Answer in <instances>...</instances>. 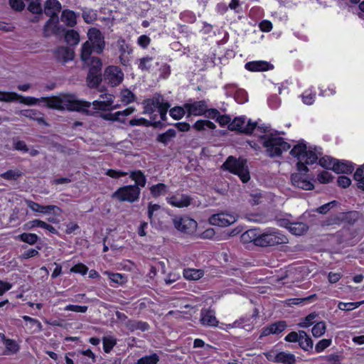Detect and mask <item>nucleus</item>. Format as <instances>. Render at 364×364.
Returning a JSON list of instances; mask_svg holds the SVG:
<instances>
[{"mask_svg": "<svg viewBox=\"0 0 364 364\" xmlns=\"http://www.w3.org/2000/svg\"><path fill=\"white\" fill-rule=\"evenodd\" d=\"M245 68L250 71H266L273 68V65L266 61H252L245 64Z\"/></svg>", "mask_w": 364, "mask_h": 364, "instance_id": "obj_20", "label": "nucleus"}, {"mask_svg": "<svg viewBox=\"0 0 364 364\" xmlns=\"http://www.w3.org/2000/svg\"><path fill=\"white\" fill-rule=\"evenodd\" d=\"M104 78L108 84L115 87L122 82L124 73L119 67L109 65L105 70Z\"/></svg>", "mask_w": 364, "mask_h": 364, "instance_id": "obj_9", "label": "nucleus"}, {"mask_svg": "<svg viewBox=\"0 0 364 364\" xmlns=\"http://www.w3.org/2000/svg\"><path fill=\"white\" fill-rule=\"evenodd\" d=\"M109 279L114 283L122 284L127 282L126 277L119 273H109Z\"/></svg>", "mask_w": 364, "mask_h": 364, "instance_id": "obj_55", "label": "nucleus"}, {"mask_svg": "<svg viewBox=\"0 0 364 364\" xmlns=\"http://www.w3.org/2000/svg\"><path fill=\"white\" fill-rule=\"evenodd\" d=\"M65 40L70 46H75L80 41L79 33L74 30H69L65 33Z\"/></svg>", "mask_w": 364, "mask_h": 364, "instance_id": "obj_37", "label": "nucleus"}, {"mask_svg": "<svg viewBox=\"0 0 364 364\" xmlns=\"http://www.w3.org/2000/svg\"><path fill=\"white\" fill-rule=\"evenodd\" d=\"M207 107V104L205 100L196 101L193 103H186L184 105V108L187 109L188 114L193 115L204 114Z\"/></svg>", "mask_w": 364, "mask_h": 364, "instance_id": "obj_15", "label": "nucleus"}, {"mask_svg": "<svg viewBox=\"0 0 364 364\" xmlns=\"http://www.w3.org/2000/svg\"><path fill=\"white\" fill-rule=\"evenodd\" d=\"M159 360V356L156 354H151L141 358L138 360L137 364H157Z\"/></svg>", "mask_w": 364, "mask_h": 364, "instance_id": "obj_44", "label": "nucleus"}, {"mask_svg": "<svg viewBox=\"0 0 364 364\" xmlns=\"http://www.w3.org/2000/svg\"><path fill=\"white\" fill-rule=\"evenodd\" d=\"M26 203L28 207L34 212L47 214L53 211L55 215H60L62 213V210L56 205H42L30 200H26Z\"/></svg>", "mask_w": 364, "mask_h": 364, "instance_id": "obj_13", "label": "nucleus"}, {"mask_svg": "<svg viewBox=\"0 0 364 364\" xmlns=\"http://www.w3.org/2000/svg\"><path fill=\"white\" fill-rule=\"evenodd\" d=\"M94 51L91 43L89 41H87L82 45L80 58L85 63H88V61L91 59V54Z\"/></svg>", "mask_w": 364, "mask_h": 364, "instance_id": "obj_27", "label": "nucleus"}, {"mask_svg": "<svg viewBox=\"0 0 364 364\" xmlns=\"http://www.w3.org/2000/svg\"><path fill=\"white\" fill-rule=\"evenodd\" d=\"M298 343L304 350L308 351L313 348V341L304 331H300V338Z\"/></svg>", "mask_w": 364, "mask_h": 364, "instance_id": "obj_29", "label": "nucleus"}, {"mask_svg": "<svg viewBox=\"0 0 364 364\" xmlns=\"http://www.w3.org/2000/svg\"><path fill=\"white\" fill-rule=\"evenodd\" d=\"M26 326L33 328V332L40 331L42 326L38 320H26Z\"/></svg>", "mask_w": 364, "mask_h": 364, "instance_id": "obj_61", "label": "nucleus"}, {"mask_svg": "<svg viewBox=\"0 0 364 364\" xmlns=\"http://www.w3.org/2000/svg\"><path fill=\"white\" fill-rule=\"evenodd\" d=\"M309 230V226L304 223H291L289 227V232L295 235H301Z\"/></svg>", "mask_w": 364, "mask_h": 364, "instance_id": "obj_28", "label": "nucleus"}, {"mask_svg": "<svg viewBox=\"0 0 364 364\" xmlns=\"http://www.w3.org/2000/svg\"><path fill=\"white\" fill-rule=\"evenodd\" d=\"M106 175L113 178H118L127 176V173L122 171L108 169L106 172Z\"/></svg>", "mask_w": 364, "mask_h": 364, "instance_id": "obj_64", "label": "nucleus"}, {"mask_svg": "<svg viewBox=\"0 0 364 364\" xmlns=\"http://www.w3.org/2000/svg\"><path fill=\"white\" fill-rule=\"evenodd\" d=\"M0 338L9 353H16L19 350L18 343L14 340L6 338L4 333H0Z\"/></svg>", "mask_w": 364, "mask_h": 364, "instance_id": "obj_30", "label": "nucleus"}, {"mask_svg": "<svg viewBox=\"0 0 364 364\" xmlns=\"http://www.w3.org/2000/svg\"><path fill=\"white\" fill-rule=\"evenodd\" d=\"M130 126H137V125H144L146 127L153 125L154 127H156L158 124H160V122H154V124H151V122L148 121L147 119L144 118H140V119H132L129 122Z\"/></svg>", "mask_w": 364, "mask_h": 364, "instance_id": "obj_43", "label": "nucleus"}, {"mask_svg": "<svg viewBox=\"0 0 364 364\" xmlns=\"http://www.w3.org/2000/svg\"><path fill=\"white\" fill-rule=\"evenodd\" d=\"M203 274V271L201 269H188L183 271V277L188 280H198L200 279Z\"/></svg>", "mask_w": 364, "mask_h": 364, "instance_id": "obj_35", "label": "nucleus"}, {"mask_svg": "<svg viewBox=\"0 0 364 364\" xmlns=\"http://www.w3.org/2000/svg\"><path fill=\"white\" fill-rule=\"evenodd\" d=\"M261 139L267 155L271 158L279 156L284 151H287L291 148V145L282 137L272 134L264 135L261 136Z\"/></svg>", "mask_w": 364, "mask_h": 364, "instance_id": "obj_4", "label": "nucleus"}, {"mask_svg": "<svg viewBox=\"0 0 364 364\" xmlns=\"http://www.w3.org/2000/svg\"><path fill=\"white\" fill-rule=\"evenodd\" d=\"M87 64L90 65L89 72L92 73H102V63L100 58L92 57Z\"/></svg>", "mask_w": 364, "mask_h": 364, "instance_id": "obj_36", "label": "nucleus"}, {"mask_svg": "<svg viewBox=\"0 0 364 364\" xmlns=\"http://www.w3.org/2000/svg\"><path fill=\"white\" fill-rule=\"evenodd\" d=\"M222 168L237 175L243 183H247L250 178L245 159H237L230 156L222 165Z\"/></svg>", "mask_w": 364, "mask_h": 364, "instance_id": "obj_5", "label": "nucleus"}, {"mask_svg": "<svg viewBox=\"0 0 364 364\" xmlns=\"http://www.w3.org/2000/svg\"><path fill=\"white\" fill-rule=\"evenodd\" d=\"M353 177L358 182V187L364 191V164L357 168Z\"/></svg>", "mask_w": 364, "mask_h": 364, "instance_id": "obj_41", "label": "nucleus"}, {"mask_svg": "<svg viewBox=\"0 0 364 364\" xmlns=\"http://www.w3.org/2000/svg\"><path fill=\"white\" fill-rule=\"evenodd\" d=\"M11 7L15 11H21L25 7L23 0H9Z\"/></svg>", "mask_w": 364, "mask_h": 364, "instance_id": "obj_63", "label": "nucleus"}, {"mask_svg": "<svg viewBox=\"0 0 364 364\" xmlns=\"http://www.w3.org/2000/svg\"><path fill=\"white\" fill-rule=\"evenodd\" d=\"M343 213H338L336 214H332L326 219L322 220L321 222V225L322 227L325 226H331V225H339L342 221L343 220Z\"/></svg>", "mask_w": 364, "mask_h": 364, "instance_id": "obj_21", "label": "nucleus"}, {"mask_svg": "<svg viewBox=\"0 0 364 364\" xmlns=\"http://www.w3.org/2000/svg\"><path fill=\"white\" fill-rule=\"evenodd\" d=\"M168 202L171 205L177 208L188 207L191 204V198L186 195L173 196L168 198Z\"/></svg>", "mask_w": 364, "mask_h": 364, "instance_id": "obj_19", "label": "nucleus"}, {"mask_svg": "<svg viewBox=\"0 0 364 364\" xmlns=\"http://www.w3.org/2000/svg\"><path fill=\"white\" fill-rule=\"evenodd\" d=\"M20 102L33 105L37 102H44L46 107L58 109V110H70L82 112L87 115H92L93 112L87 109L90 107V103L87 101L78 100L75 99L74 96L65 94H61L58 96H53L51 97H41L37 99L33 97H21L19 96Z\"/></svg>", "mask_w": 364, "mask_h": 364, "instance_id": "obj_1", "label": "nucleus"}, {"mask_svg": "<svg viewBox=\"0 0 364 364\" xmlns=\"http://www.w3.org/2000/svg\"><path fill=\"white\" fill-rule=\"evenodd\" d=\"M208 221L212 225L227 227L233 224L236 221V218L230 214L221 212L212 215L209 218Z\"/></svg>", "mask_w": 364, "mask_h": 364, "instance_id": "obj_12", "label": "nucleus"}, {"mask_svg": "<svg viewBox=\"0 0 364 364\" xmlns=\"http://www.w3.org/2000/svg\"><path fill=\"white\" fill-rule=\"evenodd\" d=\"M176 130L173 129H169L166 132L159 134L156 136V141L157 142L163 144L164 146H166L171 141L172 139L176 137Z\"/></svg>", "mask_w": 364, "mask_h": 364, "instance_id": "obj_24", "label": "nucleus"}, {"mask_svg": "<svg viewBox=\"0 0 364 364\" xmlns=\"http://www.w3.org/2000/svg\"><path fill=\"white\" fill-rule=\"evenodd\" d=\"M45 226V222L38 219L31 220L23 225V230H33L35 228H43Z\"/></svg>", "mask_w": 364, "mask_h": 364, "instance_id": "obj_48", "label": "nucleus"}, {"mask_svg": "<svg viewBox=\"0 0 364 364\" xmlns=\"http://www.w3.org/2000/svg\"><path fill=\"white\" fill-rule=\"evenodd\" d=\"M117 46L121 55H124L126 53L130 54L132 53V48L125 42V40L120 38L117 42Z\"/></svg>", "mask_w": 364, "mask_h": 364, "instance_id": "obj_47", "label": "nucleus"}, {"mask_svg": "<svg viewBox=\"0 0 364 364\" xmlns=\"http://www.w3.org/2000/svg\"><path fill=\"white\" fill-rule=\"evenodd\" d=\"M102 343L104 351L109 353L117 344V339L111 336H104L102 338Z\"/></svg>", "mask_w": 364, "mask_h": 364, "instance_id": "obj_39", "label": "nucleus"}, {"mask_svg": "<svg viewBox=\"0 0 364 364\" xmlns=\"http://www.w3.org/2000/svg\"><path fill=\"white\" fill-rule=\"evenodd\" d=\"M287 327L286 322L284 321H279L278 322L272 323L271 326L264 328L261 333L262 336H267L270 334H278L282 332Z\"/></svg>", "mask_w": 364, "mask_h": 364, "instance_id": "obj_18", "label": "nucleus"}, {"mask_svg": "<svg viewBox=\"0 0 364 364\" xmlns=\"http://www.w3.org/2000/svg\"><path fill=\"white\" fill-rule=\"evenodd\" d=\"M100 117L105 119V120H107V121H117V122H120L122 123H124V119H122L120 118V116H119V114L118 112L112 114V113H105V114H102L100 115Z\"/></svg>", "mask_w": 364, "mask_h": 364, "instance_id": "obj_53", "label": "nucleus"}, {"mask_svg": "<svg viewBox=\"0 0 364 364\" xmlns=\"http://www.w3.org/2000/svg\"><path fill=\"white\" fill-rule=\"evenodd\" d=\"M337 203L338 202L336 200H332L316 208L315 210H312V211L324 215L326 214L332 208L336 206Z\"/></svg>", "mask_w": 364, "mask_h": 364, "instance_id": "obj_45", "label": "nucleus"}, {"mask_svg": "<svg viewBox=\"0 0 364 364\" xmlns=\"http://www.w3.org/2000/svg\"><path fill=\"white\" fill-rule=\"evenodd\" d=\"M22 176V172L19 170H9L1 174V177L5 180H17Z\"/></svg>", "mask_w": 364, "mask_h": 364, "instance_id": "obj_42", "label": "nucleus"}, {"mask_svg": "<svg viewBox=\"0 0 364 364\" xmlns=\"http://www.w3.org/2000/svg\"><path fill=\"white\" fill-rule=\"evenodd\" d=\"M102 80V73H92L90 72H88L87 77V85L90 87L94 88V87H97Z\"/></svg>", "mask_w": 364, "mask_h": 364, "instance_id": "obj_33", "label": "nucleus"}, {"mask_svg": "<svg viewBox=\"0 0 364 364\" xmlns=\"http://www.w3.org/2000/svg\"><path fill=\"white\" fill-rule=\"evenodd\" d=\"M246 117L245 116L237 117L228 125L230 131H237L240 133L245 134H251L254 129L257 127V122H253L250 119L248 120L247 124Z\"/></svg>", "mask_w": 364, "mask_h": 364, "instance_id": "obj_8", "label": "nucleus"}, {"mask_svg": "<svg viewBox=\"0 0 364 364\" xmlns=\"http://www.w3.org/2000/svg\"><path fill=\"white\" fill-rule=\"evenodd\" d=\"M335 159L328 156H325L319 159L318 164L321 166L326 168L327 169H332V166L333 163H335Z\"/></svg>", "mask_w": 364, "mask_h": 364, "instance_id": "obj_50", "label": "nucleus"}, {"mask_svg": "<svg viewBox=\"0 0 364 364\" xmlns=\"http://www.w3.org/2000/svg\"><path fill=\"white\" fill-rule=\"evenodd\" d=\"M16 114H18L21 116H24L26 117H28V118H30L32 119H35L36 115L41 114L40 112H38L37 110H35V109L19 110L18 112H16Z\"/></svg>", "mask_w": 364, "mask_h": 364, "instance_id": "obj_56", "label": "nucleus"}, {"mask_svg": "<svg viewBox=\"0 0 364 364\" xmlns=\"http://www.w3.org/2000/svg\"><path fill=\"white\" fill-rule=\"evenodd\" d=\"M28 9L33 14H41L43 11L41 3L38 0L32 1L29 4Z\"/></svg>", "mask_w": 364, "mask_h": 364, "instance_id": "obj_57", "label": "nucleus"}, {"mask_svg": "<svg viewBox=\"0 0 364 364\" xmlns=\"http://www.w3.org/2000/svg\"><path fill=\"white\" fill-rule=\"evenodd\" d=\"M316 297V295L315 294H313V295H310L307 297H304V298H293V299H289L287 300V304L289 305V306H291V305H298V304H300L306 301H310L312 299L315 298Z\"/></svg>", "mask_w": 364, "mask_h": 364, "instance_id": "obj_58", "label": "nucleus"}, {"mask_svg": "<svg viewBox=\"0 0 364 364\" xmlns=\"http://www.w3.org/2000/svg\"><path fill=\"white\" fill-rule=\"evenodd\" d=\"M247 236L256 246L262 247H274L289 242L287 237L279 230L270 228L263 233L257 235L254 230L247 231Z\"/></svg>", "mask_w": 364, "mask_h": 364, "instance_id": "obj_2", "label": "nucleus"}, {"mask_svg": "<svg viewBox=\"0 0 364 364\" xmlns=\"http://www.w3.org/2000/svg\"><path fill=\"white\" fill-rule=\"evenodd\" d=\"M17 239L30 245H35L40 240L36 234L30 232H23L17 236Z\"/></svg>", "mask_w": 364, "mask_h": 364, "instance_id": "obj_34", "label": "nucleus"}, {"mask_svg": "<svg viewBox=\"0 0 364 364\" xmlns=\"http://www.w3.org/2000/svg\"><path fill=\"white\" fill-rule=\"evenodd\" d=\"M332 170L336 173H350L354 170V166L351 162L336 159Z\"/></svg>", "mask_w": 364, "mask_h": 364, "instance_id": "obj_16", "label": "nucleus"}, {"mask_svg": "<svg viewBox=\"0 0 364 364\" xmlns=\"http://www.w3.org/2000/svg\"><path fill=\"white\" fill-rule=\"evenodd\" d=\"M235 100L240 103L243 104L247 101V93L245 90L238 89L235 94Z\"/></svg>", "mask_w": 364, "mask_h": 364, "instance_id": "obj_54", "label": "nucleus"}, {"mask_svg": "<svg viewBox=\"0 0 364 364\" xmlns=\"http://www.w3.org/2000/svg\"><path fill=\"white\" fill-rule=\"evenodd\" d=\"M77 16L73 11L65 9L62 12L61 21L65 22L68 26L73 27L76 25Z\"/></svg>", "mask_w": 364, "mask_h": 364, "instance_id": "obj_25", "label": "nucleus"}, {"mask_svg": "<svg viewBox=\"0 0 364 364\" xmlns=\"http://www.w3.org/2000/svg\"><path fill=\"white\" fill-rule=\"evenodd\" d=\"M88 41L96 53L100 54L103 52L105 42L104 36L100 30L97 28L90 29L88 31Z\"/></svg>", "mask_w": 364, "mask_h": 364, "instance_id": "obj_10", "label": "nucleus"}, {"mask_svg": "<svg viewBox=\"0 0 364 364\" xmlns=\"http://www.w3.org/2000/svg\"><path fill=\"white\" fill-rule=\"evenodd\" d=\"M61 4L58 0H47L45 3L44 13L46 16H50V18L46 23L43 28V35L45 37H48L53 33V31L50 30L52 24L58 22V15L60 11Z\"/></svg>", "mask_w": 364, "mask_h": 364, "instance_id": "obj_6", "label": "nucleus"}, {"mask_svg": "<svg viewBox=\"0 0 364 364\" xmlns=\"http://www.w3.org/2000/svg\"><path fill=\"white\" fill-rule=\"evenodd\" d=\"M326 331V324L323 321L316 323L312 328L311 332L315 337L322 336Z\"/></svg>", "mask_w": 364, "mask_h": 364, "instance_id": "obj_46", "label": "nucleus"}, {"mask_svg": "<svg viewBox=\"0 0 364 364\" xmlns=\"http://www.w3.org/2000/svg\"><path fill=\"white\" fill-rule=\"evenodd\" d=\"M82 16L84 21L87 23H92L97 19V14L92 9L83 10Z\"/></svg>", "mask_w": 364, "mask_h": 364, "instance_id": "obj_49", "label": "nucleus"}, {"mask_svg": "<svg viewBox=\"0 0 364 364\" xmlns=\"http://www.w3.org/2000/svg\"><path fill=\"white\" fill-rule=\"evenodd\" d=\"M141 190L137 186H124L119 188L112 194V198L120 202L134 203L138 200Z\"/></svg>", "mask_w": 364, "mask_h": 364, "instance_id": "obj_7", "label": "nucleus"}, {"mask_svg": "<svg viewBox=\"0 0 364 364\" xmlns=\"http://www.w3.org/2000/svg\"><path fill=\"white\" fill-rule=\"evenodd\" d=\"M296 362L295 355L286 352L279 353L278 363L282 364H294Z\"/></svg>", "mask_w": 364, "mask_h": 364, "instance_id": "obj_40", "label": "nucleus"}, {"mask_svg": "<svg viewBox=\"0 0 364 364\" xmlns=\"http://www.w3.org/2000/svg\"><path fill=\"white\" fill-rule=\"evenodd\" d=\"M75 52L73 48L69 47L61 46L58 47L54 51V56L58 62L67 63L72 60L74 58Z\"/></svg>", "mask_w": 364, "mask_h": 364, "instance_id": "obj_14", "label": "nucleus"}, {"mask_svg": "<svg viewBox=\"0 0 364 364\" xmlns=\"http://www.w3.org/2000/svg\"><path fill=\"white\" fill-rule=\"evenodd\" d=\"M333 176L331 173L323 171L318 175V180L321 183H328L333 179Z\"/></svg>", "mask_w": 364, "mask_h": 364, "instance_id": "obj_59", "label": "nucleus"}, {"mask_svg": "<svg viewBox=\"0 0 364 364\" xmlns=\"http://www.w3.org/2000/svg\"><path fill=\"white\" fill-rule=\"evenodd\" d=\"M149 190L154 198H158L160 196L165 195L168 192L166 185L162 183L153 185L149 188Z\"/></svg>", "mask_w": 364, "mask_h": 364, "instance_id": "obj_31", "label": "nucleus"}, {"mask_svg": "<svg viewBox=\"0 0 364 364\" xmlns=\"http://www.w3.org/2000/svg\"><path fill=\"white\" fill-rule=\"evenodd\" d=\"M124 326L131 332L138 329L144 331L149 328V325L146 322L138 321L137 320H127L124 323Z\"/></svg>", "mask_w": 364, "mask_h": 364, "instance_id": "obj_23", "label": "nucleus"}, {"mask_svg": "<svg viewBox=\"0 0 364 364\" xmlns=\"http://www.w3.org/2000/svg\"><path fill=\"white\" fill-rule=\"evenodd\" d=\"M331 343V341L330 339H323L321 340L315 346V350L316 352L320 353L323 351L324 349L328 348Z\"/></svg>", "mask_w": 364, "mask_h": 364, "instance_id": "obj_62", "label": "nucleus"}, {"mask_svg": "<svg viewBox=\"0 0 364 364\" xmlns=\"http://www.w3.org/2000/svg\"><path fill=\"white\" fill-rule=\"evenodd\" d=\"M129 177L132 180L135 181V184L134 186H137V187H144L146 183V178L144 173L140 171H131Z\"/></svg>", "mask_w": 364, "mask_h": 364, "instance_id": "obj_26", "label": "nucleus"}, {"mask_svg": "<svg viewBox=\"0 0 364 364\" xmlns=\"http://www.w3.org/2000/svg\"><path fill=\"white\" fill-rule=\"evenodd\" d=\"M290 154L296 157L299 161L296 164L297 170L301 174L303 172H308L306 165L313 164L317 161V155L311 150L307 151V146L304 141L295 145L290 151Z\"/></svg>", "mask_w": 364, "mask_h": 364, "instance_id": "obj_3", "label": "nucleus"}, {"mask_svg": "<svg viewBox=\"0 0 364 364\" xmlns=\"http://www.w3.org/2000/svg\"><path fill=\"white\" fill-rule=\"evenodd\" d=\"M174 227L185 233H192L197 228V223L189 217H176L173 220Z\"/></svg>", "mask_w": 364, "mask_h": 364, "instance_id": "obj_11", "label": "nucleus"}, {"mask_svg": "<svg viewBox=\"0 0 364 364\" xmlns=\"http://www.w3.org/2000/svg\"><path fill=\"white\" fill-rule=\"evenodd\" d=\"M154 64L157 65L158 63H154L153 58L146 56L139 59L138 68L142 71L149 72L154 68Z\"/></svg>", "mask_w": 364, "mask_h": 364, "instance_id": "obj_32", "label": "nucleus"}, {"mask_svg": "<svg viewBox=\"0 0 364 364\" xmlns=\"http://www.w3.org/2000/svg\"><path fill=\"white\" fill-rule=\"evenodd\" d=\"M170 115L175 119H181L185 114V108L181 107H175L170 109Z\"/></svg>", "mask_w": 364, "mask_h": 364, "instance_id": "obj_52", "label": "nucleus"}, {"mask_svg": "<svg viewBox=\"0 0 364 364\" xmlns=\"http://www.w3.org/2000/svg\"><path fill=\"white\" fill-rule=\"evenodd\" d=\"M90 103V102H88ZM113 104V101L109 100H95L92 103L90 102V105H93L94 109H98L101 111H109L111 105Z\"/></svg>", "mask_w": 364, "mask_h": 364, "instance_id": "obj_38", "label": "nucleus"}, {"mask_svg": "<svg viewBox=\"0 0 364 364\" xmlns=\"http://www.w3.org/2000/svg\"><path fill=\"white\" fill-rule=\"evenodd\" d=\"M200 323L204 326L218 327L220 329L227 331L231 328H236L239 326L237 321H234L232 323H225L219 320H200Z\"/></svg>", "mask_w": 364, "mask_h": 364, "instance_id": "obj_17", "label": "nucleus"}, {"mask_svg": "<svg viewBox=\"0 0 364 364\" xmlns=\"http://www.w3.org/2000/svg\"><path fill=\"white\" fill-rule=\"evenodd\" d=\"M58 138L57 135L46 136L45 143L50 150L64 152L65 147L56 141Z\"/></svg>", "mask_w": 364, "mask_h": 364, "instance_id": "obj_22", "label": "nucleus"}, {"mask_svg": "<svg viewBox=\"0 0 364 364\" xmlns=\"http://www.w3.org/2000/svg\"><path fill=\"white\" fill-rule=\"evenodd\" d=\"M362 302H356V303H343L340 302L338 305V307L341 311H350L358 307Z\"/></svg>", "mask_w": 364, "mask_h": 364, "instance_id": "obj_60", "label": "nucleus"}, {"mask_svg": "<svg viewBox=\"0 0 364 364\" xmlns=\"http://www.w3.org/2000/svg\"><path fill=\"white\" fill-rule=\"evenodd\" d=\"M121 100L124 104H129L134 101V95L129 90H124L121 92Z\"/></svg>", "mask_w": 364, "mask_h": 364, "instance_id": "obj_51", "label": "nucleus"}]
</instances>
